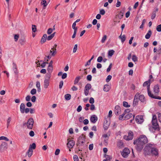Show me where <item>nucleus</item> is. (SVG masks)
Returning a JSON list of instances; mask_svg holds the SVG:
<instances>
[{
    "label": "nucleus",
    "instance_id": "nucleus-56",
    "mask_svg": "<svg viewBox=\"0 0 161 161\" xmlns=\"http://www.w3.org/2000/svg\"><path fill=\"white\" fill-rule=\"evenodd\" d=\"M29 135L33 137L34 136L35 133L33 131L31 130L29 133Z\"/></svg>",
    "mask_w": 161,
    "mask_h": 161
},
{
    "label": "nucleus",
    "instance_id": "nucleus-52",
    "mask_svg": "<svg viewBox=\"0 0 161 161\" xmlns=\"http://www.w3.org/2000/svg\"><path fill=\"white\" fill-rule=\"evenodd\" d=\"M73 159L74 161H79L78 157L76 155H74L73 156Z\"/></svg>",
    "mask_w": 161,
    "mask_h": 161
},
{
    "label": "nucleus",
    "instance_id": "nucleus-18",
    "mask_svg": "<svg viewBox=\"0 0 161 161\" xmlns=\"http://www.w3.org/2000/svg\"><path fill=\"white\" fill-rule=\"evenodd\" d=\"M25 105L23 103L21 104L20 106V110L22 114H24L25 113Z\"/></svg>",
    "mask_w": 161,
    "mask_h": 161
},
{
    "label": "nucleus",
    "instance_id": "nucleus-50",
    "mask_svg": "<svg viewBox=\"0 0 161 161\" xmlns=\"http://www.w3.org/2000/svg\"><path fill=\"white\" fill-rule=\"evenodd\" d=\"M112 77L111 75H108L107 76V78L106 79V82H109V81L111 79Z\"/></svg>",
    "mask_w": 161,
    "mask_h": 161
},
{
    "label": "nucleus",
    "instance_id": "nucleus-37",
    "mask_svg": "<svg viewBox=\"0 0 161 161\" xmlns=\"http://www.w3.org/2000/svg\"><path fill=\"white\" fill-rule=\"evenodd\" d=\"M54 25L53 26V28H49L48 29L47 33L48 34L50 35L52 33L53 30H54Z\"/></svg>",
    "mask_w": 161,
    "mask_h": 161
},
{
    "label": "nucleus",
    "instance_id": "nucleus-51",
    "mask_svg": "<svg viewBox=\"0 0 161 161\" xmlns=\"http://www.w3.org/2000/svg\"><path fill=\"white\" fill-rule=\"evenodd\" d=\"M46 63L43 62L42 64H40V63H39L37 64V65L38 66H39L40 65L42 68H44L46 66Z\"/></svg>",
    "mask_w": 161,
    "mask_h": 161
},
{
    "label": "nucleus",
    "instance_id": "nucleus-11",
    "mask_svg": "<svg viewBox=\"0 0 161 161\" xmlns=\"http://www.w3.org/2000/svg\"><path fill=\"white\" fill-rule=\"evenodd\" d=\"M67 141V145L68 147L69 148H73L75 144V142L73 140H71L69 139H68Z\"/></svg>",
    "mask_w": 161,
    "mask_h": 161
},
{
    "label": "nucleus",
    "instance_id": "nucleus-57",
    "mask_svg": "<svg viewBox=\"0 0 161 161\" xmlns=\"http://www.w3.org/2000/svg\"><path fill=\"white\" fill-rule=\"evenodd\" d=\"M19 35H15L14 36V39L15 40V42H16L17 41V40L18 39V38H19Z\"/></svg>",
    "mask_w": 161,
    "mask_h": 161
},
{
    "label": "nucleus",
    "instance_id": "nucleus-47",
    "mask_svg": "<svg viewBox=\"0 0 161 161\" xmlns=\"http://www.w3.org/2000/svg\"><path fill=\"white\" fill-rule=\"evenodd\" d=\"M78 48V46L77 44H75L74 46V47L73 48V53H75L76 52V51L77 50Z\"/></svg>",
    "mask_w": 161,
    "mask_h": 161
},
{
    "label": "nucleus",
    "instance_id": "nucleus-54",
    "mask_svg": "<svg viewBox=\"0 0 161 161\" xmlns=\"http://www.w3.org/2000/svg\"><path fill=\"white\" fill-rule=\"evenodd\" d=\"M90 110L92 111H93L95 110V108L94 104H92L90 105Z\"/></svg>",
    "mask_w": 161,
    "mask_h": 161
},
{
    "label": "nucleus",
    "instance_id": "nucleus-4",
    "mask_svg": "<svg viewBox=\"0 0 161 161\" xmlns=\"http://www.w3.org/2000/svg\"><path fill=\"white\" fill-rule=\"evenodd\" d=\"M34 124V121L32 118H29L26 123L24 124V125H26L27 128L31 130L32 129Z\"/></svg>",
    "mask_w": 161,
    "mask_h": 161
},
{
    "label": "nucleus",
    "instance_id": "nucleus-22",
    "mask_svg": "<svg viewBox=\"0 0 161 161\" xmlns=\"http://www.w3.org/2000/svg\"><path fill=\"white\" fill-rule=\"evenodd\" d=\"M41 4V5H43V9H45L48 3H47V2L46 0H42Z\"/></svg>",
    "mask_w": 161,
    "mask_h": 161
},
{
    "label": "nucleus",
    "instance_id": "nucleus-23",
    "mask_svg": "<svg viewBox=\"0 0 161 161\" xmlns=\"http://www.w3.org/2000/svg\"><path fill=\"white\" fill-rule=\"evenodd\" d=\"M139 97V93H137L136 94L133 101L134 104H136L138 102V98Z\"/></svg>",
    "mask_w": 161,
    "mask_h": 161
},
{
    "label": "nucleus",
    "instance_id": "nucleus-32",
    "mask_svg": "<svg viewBox=\"0 0 161 161\" xmlns=\"http://www.w3.org/2000/svg\"><path fill=\"white\" fill-rule=\"evenodd\" d=\"M80 79V77L79 76H78L76 77L74 81V84L75 85L77 84L79 82Z\"/></svg>",
    "mask_w": 161,
    "mask_h": 161
},
{
    "label": "nucleus",
    "instance_id": "nucleus-2",
    "mask_svg": "<svg viewBox=\"0 0 161 161\" xmlns=\"http://www.w3.org/2000/svg\"><path fill=\"white\" fill-rule=\"evenodd\" d=\"M150 79H149L148 81H145L143 84V86H147V90L148 95L150 97L156 99L161 100V97L159 96H156L155 95L152 94L151 91H150Z\"/></svg>",
    "mask_w": 161,
    "mask_h": 161
},
{
    "label": "nucleus",
    "instance_id": "nucleus-34",
    "mask_svg": "<svg viewBox=\"0 0 161 161\" xmlns=\"http://www.w3.org/2000/svg\"><path fill=\"white\" fill-rule=\"evenodd\" d=\"M36 145L35 143H33L32 144H31L30 146L29 149H30L31 150L34 149L36 148Z\"/></svg>",
    "mask_w": 161,
    "mask_h": 161
},
{
    "label": "nucleus",
    "instance_id": "nucleus-38",
    "mask_svg": "<svg viewBox=\"0 0 161 161\" xmlns=\"http://www.w3.org/2000/svg\"><path fill=\"white\" fill-rule=\"evenodd\" d=\"M64 97L65 99L67 100H69L71 97V96L70 94H67L65 95Z\"/></svg>",
    "mask_w": 161,
    "mask_h": 161
},
{
    "label": "nucleus",
    "instance_id": "nucleus-30",
    "mask_svg": "<svg viewBox=\"0 0 161 161\" xmlns=\"http://www.w3.org/2000/svg\"><path fill=\"white\" fill-rule=\"evenodd\" d=\"M152 34V32L151 30H149L145 36V38L146 39H148L150 38L151 35Z\"/></svg>",
    "mask_w": 161,
    "mask_h": 161
},
{
    "label": "nucleus",
    "instance_id": "nucleus-27",
    "mask_svg": "<svg viewBox=\"0 0 161 161\" xmlns=\"http://www.w3.org/2000/svg\"><path fill=\"white\" fill-rule=\"evenodd\" d=\"M110 89V86L108 85H105L104 86L103 90L106 92H108Z\"/></svg>",
    "mask_w": 161,
    "mask_h": 161
},
{
    "label": "nucleus",
    "instance_id": "nucleus-15",
    "mask_svg": "<svg viewBox=\"0 0 161 161\" xmlns=\"http://www.w3.org/2000/svg\"><path fill=\"white\" fill-rule=\"evenodd\" d=\"M33 150L29 149L25 153V156L28 157L29 158H31L33 155Z\"/></svg>",
    "mask_w": 161,
    "mask_h": 161
},
{
    "label": "nucleus",
    "instance_id": "nucleus-59",
    "mask_svg": "<svg viewBox=\"0 0 161 161\" xmlns=\"http://www.w3.org/2000/svg\"><path fill=\"white\" fill-rule=\"evenodd\" d=\"M36 97L35 96H33L31 98V101L32 102L34 103L36 102Z\"/></svg>",
    "mask_w": 161,
    "mask_h": 161
},
{
    "label": "nucleus",
    "instance_id": "nucleus-48",
    "mask_svg": "<svg viewBox=\"0 0 161 161\" xmlns=\"http://www.w3.org/2000/svg\"><path fill=\"white\" fill-rule=\"evenodd\" d=\"M36 91L35 89L33 88L31 90V93L33 95L36 93Z\"/></svg>",
    "mask_w": 161,
    "mask_h": 161
},
{
    "label": "nucleus",
    "instance_id": "nucleus-7",
    "mask_svg": "<svg viewBox=\"0 0 161 161\" xmlns=\"http://www.w3.org/2000/svg\"><path fill=\"white\" fill-rule=\"evenodd\" d=\"M85 142V136L83 135H82L79 137L77 144L78 145H82Z\"/></svg>",
    "mask_w": 161,
    "mask_h": 161
},
{
    "label": "nucleus",
    "instance_id": "nucleus-46",
    "mask_svg": "<svg viewBox=\"0 0 161 161\" xmlns=\"http://www.w3.org/2000/svg\"><path fill=\"white\" fill-rule=\"evenodd\" d=\"M132 60L134 62L137 61V58L135 55H133L132 56Z\"/></svg>",
    "mask_w": 161,
    "mask_h": 161
},
{
    "label": "nucleus",
    "instance_id": "nucleus-35",
    "mask_svg": "<svg viewBox=\"0 0 161 161\" xmlns=\"http://www.w3.org/2000/svg\"><path fill=\"white\" fill-rule=\"evenodd\" d=\"M53 66H48L47 70L48 73H52L53 70Z\"/></svg>",
    "mask_w": 161,
    "mask_h": 161
},
{
    "label": "nucleus",
    "instance_id": "nucleus-20",
    "mask_svg": "<svg viewBox=\"0 0 161 161\" xmlns=\"http://www.w3.org/2000/svg\"><path fill=\"white\" fill-rule=\"evenodd\" d=\"M125 118L126 119H130L131 117L132 116H133V118L134 117V115H133V114L130 113H125Z\"/></svg>",
    "mask_w": 161,
    "mask_h": 161
},
{
    "label": "nucleus",
    "instance_id": "nucleus-39",
    "mask_svg": "<svg viewBox=\"0 0 161 161\" xmlns=\"http://www.w3.org/2000/svg\"><path fill=\"white\" fill-rule=\"evenodd\" d=\"M36 88L38 89V91H40L41 90L40 84V83L39 81L36 82Z\"/></svg>",
    "mask_w": 161,
    "mask_h": 161
},
{
    "label": "nucleus",
    "instance_id": "nucleus-49",
    "mask_svg": "<svg viewBox=\"0 0 161 161\" xmlns=\"http://www.w3.org/2000/svg\"><path fill=\"white\" fill-rule=\"evenodd\" d=\"M103 60V58L101 56H99L98 57L97 59V61L98 62L100 63Z\"/></svg>",
    "mask_w": 161,
    "mask_h": 161
},
{
    "label": "nucleus",
    "instance_id": "nucleus-44",
    "mask_svg": "<svg viewBox=\"0 0 161 161\" xmlns=\"http://www.w3.org/2000/svg\"><path fill=\"white\" fill-rule=\"evenodd\" d=\"M0 140H4L6 141H8L9 140L8 138L4 136L0 137Z\"/></svg>",
    "mask_w": 161,
    "mask_h": 161
},
{
    "label": "nucleus",
    "instance_id": "nucleus-12",
    "mask_svg": "<svg viewBox=\"0 0 161 161\" xmlns=\"http://www.w3.org/2000/svg\"><path fill=\"white\" fill-rule=\"evenodd\" d=\"M136 122L139 124L142 123L144 121L143 117L142 115H138L136 118Z\"/></svg>",
    "mask_w": 161,
    "mask_h": 161
},
{
    "label": "nucleus",
    "instance_id": "nucleus-25",
    "mask_svg": "<svg viewBox=\"0 0 161 161\" xmlns=\"http://www.w3.org/2000/svg\"><path fill=\"white\" fill-rule=\"evenodd\" d=\"M47 39V35L46 34H44L41 40V42L42 43H44L46 41V40Z\"/></svg>",
    "mask_w": 161,
    "mask_h": 161
},
{
    "label": "nucleus",
    "instance_id": "nucleus-9",
    "mask_svg": "<svg viewBox=\"0 0 161 161\" xmlns=\"http://www.w3.org/2000/svg\"><path fill=\"white\" fill-rule=\"evenodd\" d=\"M92 88V86L90 84H87L85 87L84 89V94L86 96H87L88 95L89 90H90Z\"/></svg>",
    "mask_w": 161,
    "mask_h": 161
},
{
    "label": "nucleus",
    "instance_id": "nucleus-61",
    "mask_svg": "<svg viewBox=\"0 0 161 161\" xmlns=\"http://www.w3.org/2000/svg\"><path fill=\"white\" fill-rule=\"evenodd\" d=\"M60 150L59 149H57L55 152V154L56 155H58L60 153Z\"/></svg>",
    "mask_w": 161,
    "mask_h": 161
},
{
    "label": "nucleus",
    "instance_id": "nucleus-24",
    "mask_svg": "<svg viewBox=\"0 0 161 161\" xmlns=\"http://www.w3.org/2000/svg\"><path fill=\"white\" fill-rule=\"evenodd\" d=\"M119 38L121 39V42L122 43H123L126 39L125 36V35H122V33L120 36H119Z\"/></svg>",
    "mask_w": 161,
    "mask_h": 161
},
{
    "label": "nucleus",
    "instance_id": "nucleus-45",
    "mask_svg": "<svg viewBox=\"0 0 161 161\" xmlns=\"http://www.w3.org/2000/svg\"><path fill=\"white\" fill-rule=\"evenodd\" d=\"M79 21H75V22H74L72 25V28L73 29H77V27H75L76 25V23L78 22Z\"/></svg>",
    "mask_w": 161,
    "mask_h": 161
},
{
    "label": "nucleus",
    "instance_id": "nucleus-28",
    "mask_svg": "<svg viewBox=\"0 0 161 161\" xmlns=\"http://www.w3.org/2000/svg\"><path fill=\"white\" fill-rule=\"evenodd\" d=\"M139 97V99L141 102L144 103L145 102L146 100L144 95H140L139 94V97Z\"/></svg>",
    "mask_w": 161,
    "mask_h": 161
},
{
    "label": "nucleus",
    "instance_id": "nucleus-13",
    "mask_svg": "<svg viewBox=\"0 0 161 161\" xmlns=\"http://www.w3.org/2000/svg\"><path fill=\"white\" fill-rule=\"evenodd\" d=\"M151 153L155 156H158V150L155 148H152L151 151Z\"/></svg>",
    "mask_w": 161,
    "mask_h": 161
},
{
    "label": "nucleus",
    "instance_id": "nucleus-16",
    "mask_svg": "<svg viewBox=\"0 0 161 161\" xmlns=\"http://www.w3.org/2000/svg\"><path fill=\"white\" fill-rule=\"evenodd\" d=\"M121 110L120 107L116 105L115 108V112L116 114H119L121 113Z\"/></svg>",
    "mask_w": 161,
    "mask_h": 161
},
{
    "label": "nucleus",
    "instance_id": "nucleus-14",
    "mask_svg": "<svg viewBox=\"0 0 161 161\" xmlns=\"http://www.w3.org/2000/svg\"><path fill=\"white\" fill-rule=\"evenodd\" d=\"M50 83V80H49L47 79H44L43 82L44 88L45 89L48 88L49 86Z\"/></svg>",
    "mask_w": 161,
    "mask_h": 161
},
{
    "label": "nucleus",
    "instance_id": "nucleus-17",
    "mask_svg": "<svg viewBox=\"0 0 161 161\" xmlns=\"http://www.w3.org/2000/svg\"><path fill=\"white\" fill-rule=\"evenodd\" d=\"M97 120V117L96 115H92L91 116L90 118V121L92 122L93 123H95L96 122Z\"/></svg>",
    "mask_w": 161,
    "mask_h": 161
},
{
    "label": "nucleus",
    "instance_id": "nucleus-41",
    "mask_svg": "<svg viewBox=\"0 0 161 161\" xmlns=\"http://www.w3.org/2000/svg\"><path fill=\"white\" fill-rule=\"evenodd\" d=\"M107 39V36L106 35H104L102 38L101 42L102 43H104Z\"/></svg>",
    "mask_w": 161,
    "mask_h": 161
},
{
    "label": "nucleus",
    "instance_id": "nucleus-55",
    "mask_svg": "<svg viewBox=\"0 0 161 161\" xmlns=\"http://www.w3.org/2000/svg\"><path fill=\"white\" fill-rule=\"evenodd\" d=\"M32 29L33 31L35 32L36 31V26L35 25H32Z\"/></svg>",
    "mask_w": 161,
    "mask_h": 161
},
{
    "label": "nucleus",
    "instance_id": "nucleus-6",
    "mask_svg": "<svg viewBox=\"0 0 161 161\" xmlns=\"http://www.w3.org/2000/svg\"><path fill=\"white\" fill-rule=\"evenodd\" d=\"M152 148L149 145H147L145 147L144 149V153L145 156L149 155L151 154Z\"/></svg>",
    "mask_w": 161,
    "mask_h": 161
},
{
    "label": "nucleus",
    "instance_id": "nucleus-26",
    "mask_svg": "<svg viewBox=\"0 0 161 161\" xmlns=\"http://www.w3.org/2000/svg\"><path fill=\"white\" fill-rule=\"evenodd\" d=\"M109 125V123L107 121L105 122L103 124V128L105 130H107L108 128Z\"/></svg>",
    "mask_w": 161,
    "mask_h": 161
},
{
    "label": "nucleus",
    "instance_id": "nucleus-5",
    "mask_svg": "<svg viewBox=\"0 0 161 161\" xmlns=\"http://www.w3.org/2000/svg\"><path fill=\"white\" fill-rule=\"evenodd\" d=\"M130 153V150L127 148H124L121 152V154L122 157L124 158H127Z\"/></svg>",
    "mask_w": 161,
    "mask_h": 161
},
{
    "label": "nucleus",
    "instance_id": "nucleus-1",
    "mask_svg": "<svg viewBox=\"0 0 161 161\" xmlns=\"http://www.w3.org/2000/svg\"><path fill=\"white\" fill-rule=\"evenodd\" d=\"M148 142L147 138L144 135H142L134 142V144L136 145V149L140 151L143 148L144 145Z\"/></svg>",
    "mask_w": 161,
    "mask_h": 161
},
{
    "label": "nucleus",
    "instance_id": "nucleus-43",
    "mask_svg": "<svg viewBox=\"0 0 161 161\" xmlns=\"http://www.w3.org/2000/svg\"><path fill=\"white\" fill-rule=\"evenodd\" d=\"M123 105L125 107L128 108L130 106V105L128 104V103L125 101L123 102Z\"/></svg>",
    "mask_w": 161,
    "mask_h": 161
},
{
    "label": "nucleus",
    "instance_id": "nucleus-64",
    "mask_svg": "<svg viewBox=\"0 0 161 161\" xmlns=\"http://www.w3.org/2000/svg\"><path fill=\"white\" fill-rule=\"evenodd\" d=\"M82 108V107L80 105H79L77 109V111L78 112H80Z\"/></svg>",
    "mask_w": 161,
    "mask_h": 161
},
{
    "label": "nucleus",
    "instance_id": "nucleus-62",
    "mask_svg": "<svg viewBox=\"0 0 161 161\" xmlns=\"http://www.w3.org/2000/svg\"><path fill=\"white\" fill-rule=\"evenodd\" d=\"M31 100V96L27 95L25 97V100L26 101L29 102Z\"/></svg>",
    "mask_w": 161,
    "mask_h": 161
},
{
    "label": "nucleus",
    "instance_id": "nucleus-58",
    "mask_svg": "<svg viewBox=\"0 0 161 161\" xmlns=\"http://www.w3.org/2000/svg\"><path fill=\"white\" fill-rule=\"evenodd\" d=\"M105 156L106 159L108 161H110V159L111 158V157L109 155H106V154L105 155Z\"/></svg>",
    "mask_w": 161,
    "mask_h": 161
},
{
    "label": "nucleus",
    "instance_id": "nucleus-3",
    "mask_svg": "<svg viewBox=\"0 0 161 161\" xmlns=\"http://www.w3.org/2000/svg\"><path fill=\"white\" fill-rule=\"evenodd\" d=\"M153 128L155 130H160L159 126L157 123L156 116L155 115H153L152 121Z\"/></svg>",
    "mask_w": 161,
    "mask_h": 161
},
{
    "label": "nucleus",
    "instance_id": "nucleus-19",
    "mask_svg": "<svg viewBox=\"0 0 161 161\" xmlns=\"http://www.w3.org/2000/svg\"><path fill=\"white\" fill-rule=\"evenodd\" d=\"M153 91L156 95H157L159 92V88L158 85H155L153 88Z\"/></svg>",
    "mask_w": 161,
    "mask_h": 161
},
{
    "label": "nucleus",
    "instance_id": "nucleus-8",
    "mask_svg": "<svg viewBox=\"0 0 161 161\" xmlns=\"http://www.w3.org/2000/svg\"><path fill=\"white\" fill-rule=\"evenodd\" d=\"M133 137V133L131 131H129L128 135H125L124 138L126 140H132Z\"/></svg>",
    "mask_w": 161,
    "mask_h": 161
},
{
    "label": "nucleus",
    "instance_id": "nucleus-63",
    "mask_svg": "<svg viewBox=\"0 0 161 161\" xmlns=\"http://www.w3.org/2000/svg\"><path fill=\"white\" fill-rule=\"evenodd\" d=\"M105 13V10L103 9H101L100 11V13L102 15H104Z\"/></svg>",
    "mask_w": 161,
    "mask_h": 161
},
{
    "label": "nucleus",
    "instance_id": "nucleus-10",
    "mask_svg": "<svg viewBox=\"0 0 161 161\" xmlns=\"http://www.w3.org/2000/svg\"><path fill=\"white\" fill-rule=\"evenodd\" d=\"M7 148L8 144L5 142H2L0 146V151L1 152H3Z\"/></svg>",
    "mask_w": 161,
    "mask_h": 161
},
{
    "label": "nucleus",
    "instance_id": "nucleus-60",
    "mask_svg": "<svg viewBox=\"0 0 161 161\" xmlns=\"http://www.w3.org/2000/svg\"><path fill=\"white\" fill-rule=\"evenodd\" d=\"M89 102L91 104H93L94 103V100L93 97H91L89 100Z\"/></svg>",
    "mask_w": 161,
    "mask_h": 161
},
{
    "label": "nucleus",
    "instance_id": "nucleus-36",
    "mask_svg": "<svg viewBox=\"0 0 161 161\" xmlns=\"http://www.w3.org/2000/svg\"><path fill=\"white\" fill-rule=\"evenodd\" d=\"M11 120V117H9L8 118L7 120V127L8 128L10 125V122Z\"/></svg>",
    "mask_w": 161,
    "mask_h": 161
},
{
    "label": "nucleus",
    "instance_id": "nucleus-53",
    "mask_svg": "<svg viewBox=\"0 0 161 161\" xmlns=\"http://www.w3.org/2000/svg\"><path fill=\"white\" fill-rule=\"evenodd\" d=\"M156 29L157 31L158 32H161V24L157 26Z\"/></svg>",
    "mask_w": 161,
    "mask_h": 161
},
{
    "label": "nucleus",
    "instance_id": "nucleus-31",
    "mask_svg": "<svg viewBox=\"0 0 161 161\" xmlns=\"http://www.w3.org/2000/svg\"><path fill=\"white\" fill-rule=\"evenodd\" d=\"M55 33V32H54L47 37V40L48 41L51 40L54 36Z\"/></svg>",
    "mask_w": 161,
    "mask_h": 161
},
{
    "label": "nucleus",
    "instance_id": "nucleus-40",
    "mask_svg": "<svg viewBox=\"0 0 161 161\" xmlns=\"http://www.w3.org/2000/svg\"><path fill=\"white\" fill-rule=\"evenodd\" d=\"M13 69L15 73H17V66L14 63L13 64Z\"/></svg>",
    "mask_w": 161,
    "mask_h": 161
},
{
    "label": "nucleus",
    "instance_id": "nucleus-29",
    "mask_svg": "<svg viewBox=\"0 0 161 161\" xmlns=\"http://www.w3.org/2000/svg\"><path fill=\"white\" fill-rule=\"evenodd\" d=\"M123 16V14L120 13L116 15V18L117 19H122Z\"/></svg>",
    "mask_w": 161,
    "mask_h": 161
},
{
    "label": "nucleus",
    "instance_id": "nucleus-33",
    "mask_svg": "<svg viewBox=\"0 0 161 161\" xmlns=\"http://www.w3.org/2000/svg\"><path fill=\"white\" fill-rule=\"evenodd\" d=\"M51 73L47 72L46 74V77H45L44 79H47V80H50V79L51 77Z\"/></svg>",
    "mask_w": 161,
    "mask_h": 161
},
{
    "label": "nucleus",
    "instance_id": "nucleus-21",
    "mask_svg": "<svg viewBox=\"0 0 161 161\" xmlns=\"http://www.w3.org/2000/svg\"><path fill=\"white\" fill-rule=\"evenodd\" d=\"M56 49H53L52 48L51 50H50V54L51 56H54L56 53Z\"/></svg>",
    "mask_w": 161,
    "mask_h": 161
},
{
    "label": "nucleus",
    "instance_id": "nucleus-42",
    "mask_svg": "<svg viewBox=\"0 0 161 161\" xmlns=\"http://www.w3.org/2000/svg\"><path fill=\"white\" fill-rule=\"evenodd\" d=\"M114 51L113 50H111L109 51L108 55L109 56L111 57L114 54Z\"/></svg>",
    "mask_w": 161,
    "mask_h": 161
}]
</instances>
